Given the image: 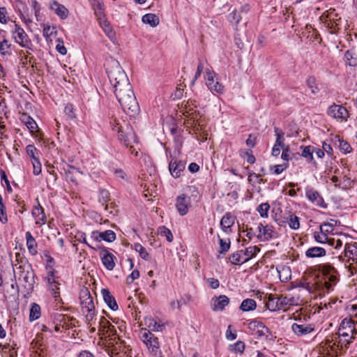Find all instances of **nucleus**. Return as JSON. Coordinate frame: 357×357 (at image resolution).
Listing matches in <instances>:
<instances>
[{"label": "nucleus", "instance_id": "f257e3e1", "mask_svg": "<svg viewBox=\"0 0 357 357\" xmlns=\"http://www.w3.org/2000/svg\"><path fill=\"white\" fill-rule=\"evenodd\" d=\"M112 130L118 133L119 142L126 147L130 148L131 153L137 155L138 152L135 151L133 144L136 142V135L132 128L124 120L112 118L110 121Z\"/></svg>", "mask_w": 357, "mask_h": 357}, {"label": "nucleus", "instance_id": "f03ea898", "mask_svg": "<svg viewBox=\"0 0 357 357\" xmlns=\"http://www.w3.org/2000/svg\"><path fill=\"white\" fill-rule=\"evenodd\" d=\"M356 335L357 330L354 321L351 318H345L341 321L337 335L331 341L328 342H334L333 345L337 344V347H340L341 349L347 348L356 338Z\"/></svg>", "mask_w": 357, "mask_h": 357}, {"label": "nucleus", "instance_id": "7ed1b4c3", "mask_svg": "<svg viewBox=\"0 0 357 357\" xmlns=\"http://www.w3.org/2000/svg\"><path fill=\"white\" fill-rule=\"evenodd\" d=\"M15 280L27 291H32L35 283V274L31 265L28 261H24L22 265L13 266Z\"/></svg>", "mask_w": 357, "mask_h": 357}, {"label": "nucleus", "instance_id": "20e7f679", "mask_svg": "<svg viewBox=\"0 0 357 357\" xmlns=\"http://www.w3.org/2000/svg\"><path fill=\"white\" fill-rule=\"evenodd\" d=\"M81 309L88 325L91 327L96 321V307L93 298L87 288H82L79 293Z\"/></svg>", "mask_w": 357, "mask_h": 357}, {"label": "nucleus", "instance_id": "39448f33", "mask_svg": "<svg viewBox=\"0 0 357 357\" xmlns=\"http://www.w3.org/2000/svg\"><path fill=\"white\" fill-rule=\"evenodd\" d=\"M105 65L107 76L112 85L119 84L120 81L126 84V77H128L116 60H108Z\"/></svg>", "mask_w": 357, "mask_h": 357}, {"label": "nucleus", "instance_id": "423d86ee", "mask_svg": "<svg viewBox=\"0 0 357 357\" xmlns=\"http://www.w3.org/2000/svg\"><path fill=\"white\" fill-rule=\"evenodd\" d=\"M319 270L324 275V289L329 293L334 291L335 285L339 282L337 271L328 264H325L319 267Z\"/></svg>", "mask_w": 357, "mask_h": 357}, {"label": "nucleus", "instance_id": "0eeeda50", "mask_svg": "<svg viewBox=\"0 0 357 357\" xmlns=\"http://www.w3.org/2000/svg\"><path fill=\"white\" fill-rule=\"evenodd\" d=\"M139 336L140 340L146 344L149 351L153 355L160 353L158 338L146 328L140 330Z\"/></svg>", "mask_w": 357, "mask_h": 357}, {"label": "nucleus", "instance_id": "6e6552de", "mask_svg": "<svg viewBox=\"0 0 357 357\" xmlns=\"http://www.w3.org/2000/svg\"><path fill=\"white\" fill-rule=\"evenodd\" d=\"M128 94L126 93L124 90L122 91V95L124 96V98L126 100H123L119 96H116V98L118 99L121 107L123 108V111L125 112H128V114L130 116H134L137 114L139 111V106L137 101V99L135 98V96L134 95V101L132 103V101L129 100V99L127 98L128 97L127 96Z\"/></svg>", "mask_w": 357, "mask_h": 357}, {"label": "nucleus", "instance_id": "1a4fd4ad", "mask_svg": "<svg viewBox=\"0 0 357 357\" xmlns=\"http://www.w3.org/2000/svg\"><path fill=\"white\" fill-rule=\"evenodd\" d=\"M13 38L15 43L21 47L31 49L32 43L23 28L15 22V29L12 31Z\"/></svg>", "mask_w": 357, "mask_h": 357}, {"label": "nucleus", "instance_id": "9d476101", "mask_svg": "<svg viewBox=\"0 0 357 357\" xmlns=\"http://www.w3.org/2000/svg\"><path fill=\"white\" fill-rule=\"evenodd\" d=\"M291 303V298L282 296L277 297L271 294L268 296V300L266 304V306L271 311H276L281 310L284 307L290 305Z\"/></svg>", "mask_w": 357, "mask_h": 357}, {"label": "nucleus", "instance_id": "9b49d317", "mask_svg": "<svg viewBox=\"0 0 357 357\" xmlns=\"http://www.w3.org/2000/svg\"><path fill=\"white\" fill-rule=\"evenodd\" d=\"M293 333L298 337H305L315 332L314 324L304 323L301 319L291 325Z\"/></svg>", "mask_w": 357, "mask_h": 357}, {"label": "nucleus", "instance_id": "f8f14e48", "mask_svg": "<svg viewBox=\"0 0 357 357\" xmlns=\"http://www.w3.org/2000/svg\"><path fill=\"white\" fill-rule=\"evenodd\" d=\"M206 84L211 91L222 93L224 86L218 81L216 73L214 71L207 70L205 75Z\"/></svg>", "mask_w": 357, "mask_h": 357}, {"label": "nucleus", "instance_id": "ddd939ff", "mask_svg": "<svg viewBox=\"0 0 357 357\" xmlns=\"http://www.w3.org/2000/svg\"><path fill=\"white\" fill-rule=\"evenodd\" d=\"M327 114L338 121H347L349 112L347 109L341 105L335 103L331 105L327 110Z\"/></svg>", "mask_w": 357, "mask_h": 357}, {"label": "nucleus", "instance_id": "4468645a", "mask_svg": "<svg viewBox=\"0 0 357 357\" xmlns=\"http://www.w3.org/2000/svg\"><path fill=\"white\" fill-rule=\"evenodd\" d=\"M126 84H124L123 81H120L119 82V84H112L113 87H114V92L115 93L116 96H119L121 97V99H123V100H125V97L124 96H123L122 95V91H125L126 93H128V94H127V96L128 97H127L128 99H129V100H131V102L134 101V92L132 91V86L129 82V79L128 77H126Z\"/></svg>", "mask_w": 357, "mask_h": 357}, {"label": "nucleus", "instance_id": "2eb2a0df", "mask_svg": "<svg viewBox=\"0 0 357 357\" xmlns=\"http://www.w3.org/2000/svg\"><path fill=\"white\" fill-rule=\"evenodd\" d=\"M257 230L259 234L257 237L261 241H268L278 237V234L272 225H264L262 223H259L257 226Z\"/></svg>", "mask_w": 357, "mask_h": 357}, {"label": "nucleus", "instance_id": "dca6fc26", "mask_svg": "<svg viewBox=\"0 0 357 357\" xmlns=\"http://www.w3.org/2000/svg\"><path fill=\"white\" fill-rule=\"evenodd\" d=\"M49 284V288L52 294L53 295L56 302L61 303V298L60 296L59 285L60 284L56 280V277L54 273V271H50L46 278Z\"/></svg>", "mask_w": 357, "mask_h": 357}, {"label": "nucleus", "instance_id": "f3484780", "mask_svg": "<svg viewBox=\"0 0 357 357\" xmlns=\"http://www.w3.org/2000/svg\"><path fill=\"white\" fill-rule=\"evenodd\" d=\"M277 221L280 227H285L287 223L293 230H298L300 228V218L290 211H289L288 215L285 218Z\"/></svg>", "mask_w": 357, "mask_h": 357}, {"label": "nucleus", "instance_id": "a211bd4d", "mask_svg": "<svg viewBox=\"0 0 357 357\" xmlns=\"http://www.w3.org/2000/svg\"><path fill=\"white\" fill-rule=\"evenodd\" d=\"M190 206V198L185 195H181L177 197L176 200V208L181 215H185L188 213Z\"/></svg>", "mask_w": 357, "mask_h": 357}, {"label": "nucleus", "instance_id": "6ab92c4d", "mask_svg": "<svg viewBox=\"0 0 357 357\" xmlns=\"http://www.w3.org/2000/svg\"><path fill=\"white\" fill-rule=\"evenodd\" d=\"M100 255L104 266L107 270H113L115 266L114 259H116V257L106 249L101 250Z\"/></svg>", "mask_w": 357, "mask_h": 357}, {"label": "nucleus", "instance_id": "aec40b11", "mask_svg": "<svg viewBox=\"0 0 357 357\" xmlns=\"http://www.w3.org/2000/svg\"><path fill=\"white\" fill-rule=\"evenodd\" d=\"M344 255L349 260L356 261L357 264V243L346 242L344 245Z\"/></svg>", "mask_w": 357, "mask_h": 357}, {"label": "nucleus", "instance_id": "412c9836", "mask_svg": "<svg viewBox=\"0 0 357 357\" xmlns=\"http://www.w3.org/2000/svg\"><path fill=\"white\" fill-rule=\"evenodd\" d=\"M91 238L97 241L113 242L116 239V234L112 230H107L103 232L96 231L92 232Z\"/></svg>", "mask_w": 357, "mask_h": 357}, {"label": "nucleus", "instance_id": "4be33fe9", "mask_svg": "<svg viewBox=\"0 0 357 357\" xmlns=\"http://www.w3.org/2000/svg\"><path fill=\"white\" fill-rule=\"evenodd\" d=\"M236 217L230 213H226L220 220V227L222 231L229 234L231 232V227L234 225Z\"/></svg>", "mask_w": 357, "mask_h": 357}, {"label": "nucleus", "instance_id": "5701e85b", "mask_svg": "<svg viewBox=\"0 0 357 357\" xmlns=\"http://www.w3.org/2000/svg\"><path fill=\"white\" fill-rule=\"evenodd\" d=\"M185 168V164L176 159L172 160L169 165V172L174 178L180 177Z\"/></svg>", "mask_w": 357, "mask_h": 357}, {"label": "nucleus", "instance_id": "b1692460", "mask_svg": "<svg viewBox=\"0 0 357 357\" xmlns=\"http://www.w3.org/2000/svg\"><path fill=\"white\" fill-rule=\"evenodd\" d=\"M144 324L149 331L160 332L165 328V325L161 321H156L151 316L144 318Z\"/></svg>", "mask_w": 357, "mask_h": 357}, {"label": "nucleus", "instance_id": "393cba45", "mask_svg": "<svg viewBox=\"0 0 357 357\" xmlns=\"http://www.w3.org/2000/svg\"><path fill=\"white\" fill-rule=\"evenodd\" d=\"M229 303V298L225 295L214 297L211 301L212 310L213 311H222Z\"/></svg>", "mask_w": 357, "mask_h": 357}, {"label": "nucleus", "instance_id": "a878e982", "mask_svg": "<svg viewBox=\"0 0 357 357\" xmlns=\"http://www.w3.org/2000/svg\"><path fill=\"white\" fill-rule=\"evenodd\" d=\"M325 25L330 30V33L336 34L344 29L346 31L349 28V24L347 21L339 22L338 21L334 20L331 22L326 23Z\"/></svg>", "mask_w": 357, "mask_h": 357}, {"label": "nucleus", "instance_id": "bb28decb", "mask_svg": "<svg viewBox=\"0 0 357 357\" xmlns=\"http://www.w3.org/2000/svg\"><path fill=\"white\" fill-rule=\"evenodd\" d=\"M320 20L324 23H328L334 20L342 22V18L336 13L334 8H330L320 16Z\"/></svg>", "mask_w": 357, "mask_h": 357}, {"label": "nucleus", "instance_id": "cd10ccee", "mask_svg": "<svg viewBox=\"0 0 357 357\" xmlns=\"http://www.w3.org/2000/svg\"><path fill=\"white\" fill-rule=\"evenodd\" d=\"M32 215L35 218L36 224L43 225L46 222V215L44 212V209L39 203L35 206L32 211Z\"/></svg>", "mask_w": 357, "mask_h": 357}, {"label": "nucleus", "instance_id": "c85d7f7f", "mask_svg": "<svg viewBox=\"0 0 357 357\" xmlns=\"http://www.w3.org/2000/svg\"><path fill=\"white\" fill-rule=\"evenodd\" d=\"M50 9L52 10L60 18L64 20L68 16V10L56 1H54L50 3Z\"/></svg>", "mask_w": 357, "mask_h": 357}, {"label": "nucleus", "instance_id": "c756f323", "mask_svg": "<svg viewBox=\"0 0 357 357\" xmlns=\"http://www.w3.org/2000/svg\"><path fill=\"white\" fill-rule=\"evenodd\" d=\"M104 301L105 303L108 305V307L116 311L118 310L119 307L116 303V301L114 298V297L111 294L109 291L106 289H102L101 291Z\"/></svg>", "mask_w": 357, "mask_h": 357}, {"label": "nucleus", "instance_id": "7c9ffc66", "mask_svg": "<svg viewBox=\"0 0 357 357\" xmlns=\"http://www.w3.org/2000/svg\"><path fill=\"white\" fill-rule=\"evenodd\" d=\"M326 255V250L321 247H311L305 251L307 258L321 257H324Z\"/></svg>", "mask_w": 357, "mask_h": 357}, {"label": "nucleus", "instance_id": "2f4dec72", "mask_svg": "<svg viewBox=\"0 0 357 357\" xmlns=\"http://www.w3.org/2000/svg\"><path fill=\"white\" fill-rule=\"evenodd\" d=\"M25 236L26 240V245L29 253L33 256L36 255L38 253V250L37 243L35 238L33 237L30 231L26 232Z\"/></svg>", "mask_w": 357, "mask_h": 357}, {"label": "nucleus", "instance_id": "473e14b6", "mask_svg": "<svg viewBox=\"0 0 357 357\" xmlns=\"http://www.w3.org/2000/svg\"><path fill=\"white\" fill-rule=\"evenodd\" d=\"M306 197L309 200L315 203L318 206H322L324 199L318 192V191L313 189H307L306 190Z\"/></svg>", "mask_w": 357, "mask_h": 357}, {"label": "nucleus", "instance_id": "72a5a7b5", "mask_svg": "<svg viewBox=\"0 0 357 357\" xmlns=\"http://www.w3.org/2000/svg\"><path fill=\"white\" fill-rule=\"evenodd\" d=\"M229 260H230V262L234 265L242 264L243 263L247 262V260L245 258V256L243 255V250H238V251L233 253L229 257Z\"/></svg>", "mask_w": 357, "mask_h": 357}, {"label": "nucleus", "instance_id": "f704fd0d", "mask_svg": "<svg viewBox=\"0 0 357 357\" xmlns=\"http://www.w3.org/2000/svg\"><path fill=\"white\" fill-rule=\"evenodd\" d=\"M256 307L257 303L254 299L246 298L241 303L240 310L243 312H249L255 310Z\"/></svg>", "mask_w": 357, "mask_h": 357}, {"label": "nucleus", "instance_id": "c9c22d12", "mask_svg": "<svg viewBox=\"0 0 357 357\" xmlns=\"http://www.w3.org/2000/svg\"><path fill=\"white\" fill-rule=\"evenodd\" d=\"M193 104H190L189 102H187V104L185 105V108L183 109V114L186 115V116H188L190 118V119H192L194 121L197 120L199 114L197 112V111L194 109Z\"/></svg>", "mask_w": 357, "mask_h": 357}, {"label": "nucleus", "instance_id": "e433bc0d", "mask_svg": "<svg viewBox=\"0 0 357 357\" xmlns=\"http://www.w3.org/2000/svg\"><path fill=\"white\" fill-rule=\"evenodd\" d=\"M142 22L150 24L152 27H155L159 24L160 20L155 14L148 13L142 17Z\"/></svg>", "mask_w": 357, "mask_h": 357}, {"label": "nucleus", "instance_id": "4c0bfd02", "mask_svg": "<svg viewBox=\"0 0 357 357\" xmlns=\"http://www.w3.org/2000/svg\"><path fill=\"white\" fill-rule=\"evenodd\" d=\"M66 178L68 181L77 183V177L79 172L75 167L69 166L68 169L66 170Z\"/></svg>", "mask_w": 357, "mask_h": 357}, {"label": "nucleus", "instance_id": "58836bf2", "mask_svg": "<svg viewBox=\"0 0 357 357\" xmlns=\"http://www.w3.org/2000/svg\"><path fill=\"white\" fill-rule=\"evenodd\" d=\"M354 181L351 180L350 178L344 176L340 181L338 184H335V188H339L342 190H349L354 187Z\"/></svg>", "mask_w": 357, "mask_h": 357}, {"label": "nucleus", "instance_id": "ea45409f", "mask_svg": "<svg viewBox=\"0 0 357 357\" xmlns=\"http://www.w3.org/2000/svg\"><path fill=\"white\" fill-rule=\"evenodd\" d=\"M218 243H219V249L218 252L220 254H225L227 252L230 248L231 241L229 238H222L218 235Z\"/></svg>", "mask_w": 357, "mask_h": 357}, {"label": "nucleus", "instance_id": "a19ab883", "mask_svg": "<svg viewBox=\"0 0 357 357\" xmlns=\"http://www.w3.org/2000/svg\"><path fill=\"white\" fill-rule=\"evenodd\" d=\"M26 151L27 155L29 156V158L31 160V162L39 160V151L35 147V146L32 144H29L26 146Z\"/></svg>", "mask_w": 357, "mask_h": 357}, {"label": "nucleus", "instance_id": "79ce46f5", "mask_svg": "<svg viewBox=\"0 0 357 357\" xmlns=\"http://www.w3.org/2000/svg\"><path fill=\"white\" fill-rule=\"evenodd\" d=\"M260 251V249L257 246H250L247 248L245 250H243L245 258L247 261H248L250 259L255 257L256 255Z\"/></svg>", "mask_w": 357, "mask_h": 357}, {"label": "nucleus", "instance_id": "37998d69", "mask_svg": "<svg viewBox=\"0 0 357 357\" xmlns=\"http://www.w3.org/2000/svg\"><path fill=\"white\" fill-rule=\"evenodd\" d=\"M40 316V307L36 303H33L30 309L29 320L34 321Z\"/></svg>", "mask_w": 357, "mask_h": 357}, {"label": "nucleus", "instance_id": "c03bdc74", "mask_svg": "<svg viewBox=\"0 0 357 357\" xmlns=\"http://www.w3.org/2000/svg\"><path fill=\"white\" fill-rule=\"evenodd\" d=\"M301 149H303L302 156L306 158L307 162H312L314 148L312 146H306L304 147L302 146Z\"/></svg>", "mask_w": 357, "mask_h": 357}, {"label": "nucleus", "instance_id": "a18cd8bd", "mask_svg": "<svg viewBox=\"0 0 357 357\" xmlns=\"http://www.w3.org/2000/svg\"><path fill=\"white\" fill-rule=\"evenodd\" d=\"M135 250L139 253V256L146 261H150L151 257L148 253L146 249L139 243H135L134 245Z\"/></svg>", "mask_w": 357, "mask_h": 357}, {"label": "nucleus", "instance_id": "49530a36", "mask_svg": "<svg viewBox=\"0 0 357 357\" xmlns=\"http://www.w3.org/2000/svg\"><path fill=\"white\" fill-rule=\"evenodd\" d=\"M275 133L277 137L275 144L280 146L282 149L287 147L284 144V132L278 128H275Z\"/></svg>", "mask_w": 357, "mask_h": 357}, {"label": "nucleus", "instance_id": "de8ad7c7", "mask_svg": "<svg viewBox=\"0 0 357 357\" xmlns=\"http://www.w3.org/2000/svg\"><path fill=\"white\" fill-rule=\"evenodd\" d=\"M330 238L331 236H326L320 229L319 231L314 232V238L317 243L328 244Z\"/></svg>", "mask_w": 357, "mask_h": 357}, {"label": "nucleus", "instance_id": "09e8293b", "mask_svg": "<svg viewBox=\"0 0 357 357\" xmlns=\"http://www.w3.org/2000/svg\"><path fill=\"white\" fill-rule=\"evenodd\" d=\"M338 148L344 154L349 153L352 151L350 144L347 142L340 139H338Z\"/></svg>", "mask_w": 357, "mask_h": 357}, {"label": "nucleus", "instance_id": "8fccbe9b", "mask_svg": "<svg viewBox=\"0 0 357 357\" xmlns=\"http://www.w3.org/2000/svg\"><path fill=\"white\" fill-rule=\"evenodd\" d=\"M158 234L161 236L165 237L168 242H172L173 241L174 237L172 231L165 226L158 228Z\"/></svg>", "mask_w": 357, "mask_h": 357}, {"label": "nucleus", "instance_id": "3c124183", "mask_svg": "<svg viewBox=\"0 0 357 357\" xmlns=\"http://www.w3.org/2000/svg\"><path fill=\"white\" fill-rule=\"evenodd\" d=\"M344 59L347 64L351 66L357 65V58L354 56L353 53L348 50L344 54Z\"/></svg>", "mask_w": 357, "mask_h": 357}, {"label": "nucleus", "instance_id": "603ef678", "mask_svg": "<svg viewBox=\"0 0 357 357\" xmlns=\"http://www.w3.org/2000/svg\"><path fill=\"white\" fill-rule=\"evenodd\" d=\"M229 350L235 353L243 354L245 350V344L242 341H238L232 345H229Z\"/></svg>", "mask_w": 357, "mask_h": 357}, {"label": "nucleus", "instance_id": "864d4df0", "mask_svg": "<svg viewBox=\"0 0 357 357\" xmlns=\"http://www.w3.org/2000/svg\"><path fill=\"white\" fill-rule=\"evenodd\" d=\"M344 241L342 238L338 237H331L328 245L334 247L335 249L338 250L342 247Z\"/></svg>", "mask_w": 357, "mask_h": 357}, {"label": "nucleus", "instance_id": "5fc2aeb1", "mask_svg": "<svg viewBox=\"0 0 357 357\" xmlns=\"http://www.w3.org/2000/svg\"><path fill=\"white\" fill-rule=\"evenodd\" d=\"M307 85L310 89L311 93L316 94L319 92V89L316 84V79L313 77H310L307 79Z\"/></svg>", "mask_w": 357, "mask_h": 357}, {"label": "nucleus", "instance_id": "6e6d98bb", "mask_svg": "<svg viewBox=\"0 0 357 357\" xmlns=\"http://www.w3.org/2000/svg\"><path fill=\"white\" fill-rule=\"evenodd\" d=\"M10 46V43L6 39L0 42V54L2 55L10 54L9 50Z\"/></svg>", "mask_w": 357, "mask_h": 357}, {"label": "nucleus", "instance_id": "4d7b16f0", "mask_svg": "<svg viewBox=\"0 0 357 357\" xmlns=\"http://www.w3.org/2000/svg\"><path fill=\"white\" fill-rule=\"evenodd\" d=\"M269 209L270 205L268 203H262L257 207V210L262 218H267Z\"/></svg>", "mask_w": 357, "mask_h": 357}, {"label": "nucleus", "instance_id": "13d9d810", "mask_svg": "<svg viewBox=\"0 0 357 357\" xmlns=\"http://www.w3.org/2000/svg\"><path fill=\"white\" fill-rule=\"evenodd\" d=\"M26 126L29 130V131L32 135H34L36 137L38 136L36 134L38 132H39V129H38L37 123H36V121L33 119L31 120V121L28 122V123L26 125Z\"/></svg>", "mask_w": 357, "mask_h": 357}, {"label": "nucleus", "instance_id": "bf43d9fd", "mask_svg": "<svg viewBox=\"0 0 357 357\" xmlns=\"http://www.w3.org/2000/svg\"><path fill=\"white\" fill-rule=\"evenodd\" d=\"M319 229L326 236H328L334 230V226L330 223H324L320 225Z\"/></svg>", "mask_w": 357, "mask_h": 357}, {"label": "nucleus", "instance_id": "052dcab7", "mask_svg": "<svg viewBox=\"0 0 357 357\" xmlns=\"http://www.w3.org/2000/svg\"><path fill=\"white\" fill-rule=\"evenodd\" d=\"M227 18L231 23L238 24L241 20V17L237 13V11L234 10L228 15Z\"/></svg>", "mask_w": 357, "mask_h": 357}, {"label": "nucleus", "instance_id": "680f3d73", "mask_svg": "<svg viewBox=\"0 0 357 357\" xmlns=\"http://www.w3.org/2000/svg\"><path fill=\"white\" fill-rule=\"evenodd\" d=\"M66 320H68V317H66V316L62 315V314H59L57 321H59L60 324H57L55 326V327H54L55 331H58L59 330V326H61L62 328H66L67 327Z\"/></svg>", "mask_w": 357, "mask_h": 357}, {"label": "nucleus", "instance_id": "e2e57ef3", "mask_svg": "<svg viewBox=\"0 0 357 357\" xmlns=\"http://www.w3.org/2000/svg\"><path fill=\"white\" fill-rule=\"evenodd\" d=\"M288 167V163L284 162L281 165H277L272 167L271 169L273 170V172L275 174H281L284 170H285Z\"/></svg>", "mask_w": 357, "mask_h": 357}, {"label": "nucleus", "instance_id": "0e129e2a", "mask_svg": "<svg viewBox=\"0 0 357 357\" xmlns=\"http://www.w3.org/2000/svg\"><path fill=\"white\" fill-rule=\"evenodd\" d=\"M24 261H27V260L24 257V256L21 253H20V252L15 253V259L14 261H13V266L17 267L18 266H20L21 264L22 265V263Z\"/></svg>", "mask_w": 357, "mask_h": 357}, {"label": "nucleus", "instance_id": "69168bd1", "mask_svg": "<svg viewBox=\"0 0 357 357\" xmlns=\"http://www.w3.org/2000/svg\"><path fill=\"white\" fill-rule=\"evenodd\" d=\"M94 10L95 14L98 17L100 20L102 19V17H104L102 4L100 2V1H97Z\"/></svg>", "mask_w": 357, "mask_h": 357}, {"label": "nucleus", "instance_id": "338daca9", "mask_svg": "<svg viewBox=\"0 0 357 357\" xmlns=\"http://www.w3.org/2000/svg\"><path fill=\"white\" fill-rule=\"evenodd\" d=\"M64 112L70 119H73L75 117L74 107H73V105H71V104H68L65 107Z\"/></svg>", "mask_w": 357, "mask_h": 357}, {"label": "nucleus", "instance_id": "774afa93", "mask_svg": "<svg viewBox=\"0 0 357 357\" xmlns=\"http://www.w3.org/2000/svg\"><path fill=\"white\" fill-rule=\"evenodd\" d=\"M33 165V173L35 176H38L41 173L42 171V166L40 160L31 162Z\"/></svg>", "mask_w": 357, "mask_h": 357}]
</instances>
